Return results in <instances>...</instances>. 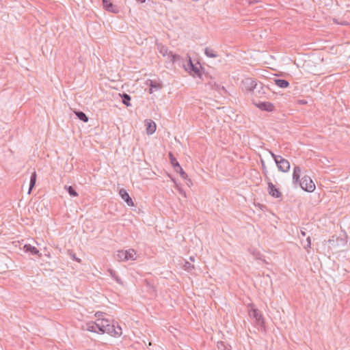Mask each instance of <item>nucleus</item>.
I'll use <instances>...</instances> for the list:
<instances>
[{
    "label": "nucleus",
    "instance_id": "nucleus-1",
    "mask_svg": "<svg viewBox=\"0 0 350 350\" xmlns=\"http://www.w3.org/2000/svg\"><path fill=\"white\" fill-rule=\"evenodd\" d=\"M99 331L100 334L107 333L112 336H120L122 335V328L116 323L115 325L113 321L107 319H98Z\"/></svg>",
    "mask_w": 350,
    "mask_h": 350
},
{
    "label": "nucleus",
    "instance_id": "nucleus-2",
    "mask_svg": "<svg viewBox=\"0 0 350 350\" xmlns=\"http://www.w3.org/2000/svg\"><path fill=\"white\" fill-rule=\"evenodd\" d=\"M189 61L187 67H185L186 70H188L189 74L194 77L200 78L202 81H206L209 76L201 71V70L195 64H193L191 57L189 56Z\"/></svg>",
    "mask_w": 350,
    "mask_h": 350
},
{
    "label": "nucleus",
    "instance_id": "nucleus-3",
    "mask_svg": "<svg viewBox=\"0 0 350 350\" xmlns=\"http://www.w3.org/2000/svg\"><path fill=\"white\" fill-rule=\"evenodd\" d=\"M347 243V237L346 235L343 237L332 236V238L328 240L329 247L337 252L340 250L339 249L340 247L345 246Z\"/></svg>",
    "mask_w": 350,
    "mask_h": 350
},
{
    "label": "nucleus",
    "instance_id": "nucleus-4",
    "mask_svg": "<svg viewBox=\"0 0 350 350\" xmlns=\"http://www.w3.org/2000/svg\"><path fill=\"white\" fill-rule=\"evenodd\" d=\"M157 49L159 52L163 56H168L170 59V62L174 64L176 61L180 60V56L178 54H174L172 51H169L168 48L162 44H157Z\"/></svg>",
    "mask_w": 350,
    "mask_h": 350
},
{
    "label": "nucleus",
    "instance_id": "nucleus-5",
    "mask_svg": "<svg viewBox=\"0 0 350 350\" xmlns=\"http://www.w3.org/2000/svg\"><path fill=\"white\" fill-rule=\"evenodd\" d=\"M168 157L170 161V163L172 165L174 171L178 173L182 178L187 179L188 177L187 173L183 170L182 167L176 160V157L174 156V154L171 152H170L168 154Z\"/></svg>",
    "mask_w": 350,
    "mask_h": 350
},
{
    "label": "nucleus",
    "instance_id": "nucleus-6",
    "mask_svg": "<svg viewBox=\"0 0 350 350\" xmlns=\"http://www.w3.org/2000/svg\"><path fill=\"white\" fill-rule=\"evenodd\" d=\"M298 184L303 190L307 192H312L315 189V185L308 176H304Z\"/></svg>",
    "mask_w": 350,
    "mask_h": 350
},
{
    "label": "nucleus",
    "instance_id": "nucleus-7",
    "mask_svg": "<svg viewBox=\"0 0 350 350\" xmlns=\"http://www.w3.org/2000/svg\"><path fill=\"white\" fill-rule=\"evenodd\" d=\"M257 81L253 78H245L242 81V90L247 92H252L254 89L258 88Z\"/></svg>",
    "mask_w": 350,
    "mask_h": 350
},
{
    "label": "nucleus",
    "instance_id": "nucleus-8",
    "mask_svg": "<svg viewBox=\"0 0 350 350\" xmlns=\"http://www.w3.org/2000/svg\"><path fill=\"white\" fill-rule=\"evenodd\" d=\"M252 103L254 105H256L258 108H259L262 111L271 112V111H274V109H275V106L273 105V103H271L270 102L256 100L254 98L252 99Z\"/></svg>",
    "mask_w": 350,
    "mask_h": 350
},
{
    "label": "nucleus",
    "instance_id": "nucleus-9",
    "mask_svg": "<svg viewBox=\"0 0 350 350\" xmlns=\"http://www.w3.org/2000/svg\"><path fill=\"white\" fill-rule=\"evenodd\" d=\"M256 86H258V88L254 89L252 92L253 96L256 98H266V94L269 90V87L264 85L260 82L258 83Z\"/></svg>",
    "mask_w": 350,
    "mask_h": 350
},
{
    "label": "nucleus",
    "instance_id": "nucleus-10",
    "mask_svg": "<svg viewBox=\"0 0 350 350\" xmlns=\"http://www.w3.org/2000/svg\"><path fill=\"white\" fill-rule=\"evenodd\" d=\"M268 185V192L270 196L275 198L282 197V193L271 182L269 178H267Z\"/></svg>",
    "mask_w": 350,
    "mask_h": 350
},
{
    "label": "nucleus",
    "instance_id": "nucleus-11",
    "mask_svg": "<svg viewBox=\"0 0 350 350\" xmlns=\"http://www.w3.org/2000/svg\"><path fill=\"white\" fill-rule=\"evenodd\" d=\"M249 315L250 317H252L256 319V321L258 325H262L265 323L264 319L260 310L256 308H252L249 311Z\"/></svg>",
    "mask_w": 350,
    "mask_h": 350
},
{
    "label": "nucleus",
    "instance_id": "nucleus-12",
    "mask_svg": "<svg viewBox=\"0 0 350 350\" xmlns=\"http://www.w3.org/2000/svg\"><path fill=\"white\" fill-rule=\"evenodd\" d=\"M275 163L278 170L282 172H287L290 169V163L282 157Z\"/></svg>",
    "mask_w": 350,
    "mask_h": 350
},
{
    "label": "nucleus",
    "instance_id": "nucleus-13",
    "mask_svg": "<svg viewBox=\"0 0 350 350\" xmlns=\"http://www.w3.org/2000/svg\"><path fill=\"white\" fill-rule=\"evenodd\" d=\"M104 9L112 13H118V8L110 0H102Z\"/></svg>",
    "mask_w": 350,
    "mask_h": 350
},
{
    "label": "nucleus",
    "instance_id": "nucleus-14",
    "mask_svg": "<svg viewBox=\"0 0 350 350\" xmlns=\"http://www.w3.org/2000/svg\"><path fill=\"white\" fill-rule=\"evenodd\" d=\"M119 194L121 196V198L125 201L128 206H134V203L132 198L130 197L129 194L124 189H120Z\"/></svg>",
    "mask_w": 350,
    "mask_h": 350
},
{
    "label": "nucleus",
    "instance_id": "nucleus-15",
    "mask_svg": "<svg viewBox=\"0 0 350 350\" xmlns=\"http://www.w3.org/2000/svg\"><path fill=\"white\" fill-rule=\"evenodd\" d=\"M98 325V319H97L95 322H89L86 324V329L91 332H94L97 334H100L99 331Z\"/></svg>",
    "mask_w": 350,
    "mask_h": 350
},
{
    "label": "nucleus",
    "instance_id": "nucleus-16",
    "mask_svg": "<svg viewBox=\"0 0 350 350\" xmlns=\"http://www.w3.org/2000/svg\"><path fill=\"white\" fill-rule=\"evenodd\" d=\"M301 170L298 165H295L293 168V182L294 184H298L300 180Z\"/></svg>",
    "mask_w": 350,
    "mask_h": 350
},
{
    "label": "nucleus",
    "instance_id": "nucleus-17",
    "mask_svg": "<svg viewBox=\"0 0 350 350\" xmlns=\"http://www.w3.org/2000/svg\"><path fill=\"white\" fill-rule=\"evenodd\" d=\"M146 126V133L148 135L153 134L156 131V124L151 120H146L145 121Z\"/></svg>",
    "mask_w": 350,
    "mask_h": 350
},
{
    "label": "nucleus",
    "instance_id": "nucleus-18",
    "mask_svg": "<svg viewBox=\"0 0 350 350\" xmlns=\"http://www.w3.org/2000/svg\"><path fill=\"white\" fill-rule=\"evenodd\" d=\"M274 83L276 85L281 88H286L289 86V82L286 79H275Z\"/></svg>",
    "mask_w": 350,
    "mask_h": 350
},
{
    "label": "nucleus",
    "instance_id": "nucleus-19",
    "mask_svg": "<svg viewBox=\"0 0 350 350\" xmlns=\"http://www.w3.org/2000/svg\"><path fill=\"white\" fill-rule=\"evenodd\" d=\"M121 99H122V102L124 105H125L126 107H129L131 106V97L129 94H126V93H122V94H119Z\"/></svg>",
    "mask_w": 350,
    "mask_h": 350
},
{
    "label": "nucleus",
    "instance_id": "nucleus-20",
    "mask_svg": "<svg viewBox=\"0 0 350 350\" xmlns=\"http://www.w3.org/2000/svg\"><path fill=\"white\" fill-rule=\"evenodd\" d=\"M23 248L25 252H29L33 255L39 254V250L36 247L29 244H25Z\"/></svg>",
    "mask_w": 350,
    "mask_h": 350
},
{
    "label": "nucleus",
    "instance_id": "nucleus-21",
    "mask_svg": "<svg viewBox=\"0 0 350 350\" xmlns=\"http://www.w3.org/2000/svg\"><path fill=\"white\" fill-rule=\"evenodd\" d=\"M36 178H37V174H36V171H34V172L31 174V177H30L29 188L28 193H30L31 191V190L33 189V188L35 187V185H36Z\"/></svg>",
    "mask_w": 350,
    "mask_h": 350
},
{
    "label": "nucleus",
    "instance_id": "nucleus-22",
    "mask_svg": "<svg viewBox=\"0 0 350 350\" xmlns=\"http://www.w3.org/2000/svg\"><path fill=\"white\" fill-rule=\"evenodd\" d=\"M150 93L151 94L152 93L153 89H154L155 90L161 89L162 84L156 81L150 80Z\"/></svg>",
    "mask_w": 350,
    "mask_h": 350
},
{
    "label": "nucleus",
    "instance_id": "nucleus-23",
    "mask_svg": "<svg viewBox=\"0 0 350 350\" xmlns=\"http://www.w3.org/2000/svg\"><path fill=\"white\" fill-rule=\"evenodd\" d=\"M108 272L109 273L110 275L116 281L117 283L120 284H123V282L122 281L121 278L119 277L116 271L111 269H109Z\"/></svg>",
    "mask_w": 350,
    "mask_h": 350
},
{
    "label": "nucleus",
    "instance_id": "nucleus-24",
    "mask_svg": "<svg viewBox=\"0 0 350 350\" xmlns=\"http://www.w3.org/2000/svg\"><path fill=\"white\" fill-rule=\"evenodd\" d=\"M75 114L76 116L83 122H88V117L86 116V114L81 111H75Z\"/></svg>",
    "mask_w": 350,
    "mask_h": 350
},
{
    "label": "nucleus",
    "instance_id": "nucleus-25",
    "mask_svg": "<svg viewBox=\"0 0 350 350\" xmlns=\"http://www.w3.org/2000/svg\"><path fill=\"white\" fill-rule=\"evenodd\" d=\"M204 54L207 57H211V58H215V57H218V55L217 54V53L213 49H211L209 47H206L204 49Z\"/></svg>",
    "mask_w": 350,
    "mask_h": 350
},
{
    "label": "nucleus",
    "instance_id": "nucleus-26",
    "mask_svg": "<svg viewBox=\"0 0 350 350\" xmlns=\"http://www.w3.org/2000/svg\"><path fill=\"white\" fill-rule=\"evenodd\" d=\"M64 189L71 197L78 196V193L76 191V190L72 186L65 185Z\"/></svg>",
    "mask_w": 350,
    "mask_h": 350
},
{
    "label": "nucleus",
    "instance_id": "nucleus-27",
    "mask_svg": "<svg viewBox=\"0 0 350 350\" xmlns=\"http://www.w3.org/2000/svg\"><path fill=\"white\" fill-rule=\"evenodd\" d=\"M124 252H125L126 261L129 260H134L135 259L134 255L135 254V252L134 250L131 249V250H125Z\"/></svg>",
    "mask_w": 350,
    "mask_h": 350
},
{
    "label": "nucleus",
    "instance_id": "nucleus-28",
    "mask_svg": "<svg viewBox=\"0 0 350 350\" xmlns=\"http://www.w3.org/2000/svg\"><path fill=\"white\" fill-rule=\"evenodd\" d=\"M115 258L118 261H126L125 260V252L124 250L118 251L115 256Z\"/></svg>",
    "mask_w": 350,
    "mask_h": 350
},
{
    "label": "nucleus",
    "instance_id": "nucleus-29",
    "mask_svg": "<svg viewBox=\"0 0 350 350\" xmlns=\"http://www.w3.org/2000/svg\"><path fill=\"white\" fill-rule=\"evenodd\" d=\"M217 346L219 350H230V347L226 345L223 341L218 342Z\"/></svg>",
    "mask_w": 350,
    "mask_h": 350
},
{
    "label": "nucleus",
    "instance_id": "nucleus-30",
    "mask_svg": "<svg viewBox=\"0 0 350 350\" xmlns=\"http://www.w3.org/2000/svg\"><path fill=\"white\" fill-rule=\"evenodd\" d=\"M184 269L187 271H191L195 269L194 265H191L189 262L185 261L183 265Z\"/></svg>",
    "mask_w": 350,
    "mask_h": 350
},
{
    "label": "nucleus",
    "instance_id": "nucleus-31",
    "mask_svg": "<svg viewBox=\"0 0 350 350\" xmlns=\"http://www.w3.org/2000/svg\"><path fill=\"white\" fill-rule=\"evenodd\" d=\"M211 89L215 90L219 92H220L221 90L224 91V92H226V90L224 86H221V85L217 84V83H216V85H214V87H213Z\"/></svg>",
    "mask_w": 350,
    "mask_h": 350
},
{
    "label": "nucleus",
    "instance_id": "nucleus-32",
    "mask_svg": "<svg viewBox=\"0 0 350 350\" xmlns=\"http://www.w3.org/2000/svg\"><path fill=\"white\" fill-rule=\"evenodd\" d=\"M307 244L304 245V248L308 250V248L311 247V239L310 237H308L306 239Z\"/></svg>",
    "mask_w": 350,
    "mask_h": 350
},
{
    "label": "nucleus",
    "instance_id": "nucleus-33",
    "mask_svg": "<svg viewBox=\"0 0 350 350\" xmlns=\"http://www.w3.org/2000/svg\"><path fill=\"white\" fill-rule=\"evenodd\" d=\"M270 154L271 155V157L273 158L275 162L276 163L278 161V160L280 159V158L282 157V156H280V155H276L273 152H270Z\"/></svg>",
    "mask_w": 350,
    "mask_h": 350
},
{
    "label": "nucleus",
    "instance_id": "nucleus-34",
    "mask_svg": "<svg viewBox=\"0 0 350 350\" xmlns=\"http://www.w3.org/2000/svg\"><path fill=\"white\" fill-rule=\"evenodd\" d=\"M206 85H208L211 88H212L213 87H214V85H216V82L213 81V80H211L208 81Z\"/></svg>",
    "mask_w": 350,
    "mask_h": 350
},
{
    "label": "nucleus",
    "instance_id": "nucleus-35",
    "mask_svg": "<svg viewBox=\"0 0 350 350\" xmlns=\"http://www.w3.org/2000/svg\"><path fill=\"white\" fill-rule=\"evenodd\" d=\"M246 1L250 4V5H253L256 3H258L259 1L258 0H246Z\"/></svg>",
    "mask_w": 350,
    "mask_h": 350
},
{
    "label": "nucleus",
    "instance_id": "nucleus-36",
    "mask_svg": "<svg viewBox=\"0 0 350 350\" xmlns=\"http://www.w3.org/2000/svg\"><path fill=\"white\" fill-rule=\"evenodd\" d=\"M333 21L336 24H340V25H347V23H345V22H339L338 21V19H336V18H334Z\"/></svg>",
    "mask_w": 350,
    "mask_h": 350
},
{
    "label": "nucleus",
    "instance_id": "nucleus-37",
    "mask_svg": "<svg viewBox=\"0 0 350 350\" xmlns=\"http://www.w3.org/2000/svg\"><path fill=\"white\" fill-rule=\"evenodd\" d=\"M71 256H72V259L76 260L77 262H79L81 261V260L79 258H77L75 254H71Z\"/></svg>",
    "mask_w": 350,
    "mask_h": 350
},
{
    "label": "nucleus",
    "instance_id": "nucleus-38",
    "mask_svg": "<svg viewBox=\"0 0 350 350\" xmlns=\"http://www.w3.org/2000/svg\"><path fill=\"white\" fill-rule=\"evenodd\" d=\"M146 284L148 286H149L150 288H154V286L152 285H151L149 282H148L147 280H146Z\"/></svg>",
    "mask_w": 350,
    "mask_h": 350
},
{
    "label": "nucleus",
    "instance_id": "nucleus-39",
    "mask_svg": "<svg viewBox=\"0 0 350 350\" xmlns=\"http://www.w3.org/2000/svg\"><path fill=\"white\" fill-rule=\"evenodd\" d=\"M299 103H301V104H306L307 101H306L304 100H299Z\"/></svg>",
    "mask_w": 350,
    "mask_h": 350
},
{
    "label": "nucleus",
    "instance_id": "nucleus-40",
    "mask_svg": "<svg viewBox=\"0 0 350 350\" xmlns=\"http://www.w3.org/2000/svg\"><path fill=\"white\" fill-rule=\"evenodd\" d=\"M136 1L141 3H144L146 1V0H136Z\"/></svg>",
    "mask_w": 350,
    "mask_h": 350
},
{
    "label": "nucleus",
    "instance_id": "nucleus-41",
    "mask_svg": "<svg viewBox=\"0 0 350 350\" xmlns=\"http://www.w3.org/2000/svg\"><path fill=\"white\" fill-rule=\"evenodd\" d=\"M301 234L303 237H305L306 236V232L304 231H301Z\"/></svg>",
    "mask_w": 350,
    "mask_h": 350
},
{
    "label": "nucleus",
    "instance_id": "nucleus-42",
    "mask_svg": "<svg viewBox=\"0 0 350 350\" xmlns=\"http://www.w3.org/2000/svg\"><path fill=\"white\" fill-rule=\"evenodd\" d=\"M190 260L194 261L195 260V257L194 256H191L190 257Z\"/></svg>",
    "mask_w": 350,
    "mask_h": 350
},
{
    "label": "nucleus",
    "instance_id": "nucleus-43",
    "mask_svg": "<svg viewBox=\"0 0 350 350\" xmlns=\"http://www.w3.org/2000/svg\"><path fill=\"white\" fill-rule=\"evenodd\" d=\"M171 179H172V180L174 183H176V180H175V179H174V178H171Z\"/></svg>",
    "mask_w": 350,
    "mask_h": 350
},
{
    "label": "nucleus",
    "instance_id": "nucleus-44",
    "mask_svg": "<svg viewBox=\"0 0 350 350\" xmlns=\"http://www.w3.org/2000/svg\"><path fill=\"white\" fill-rule=\"evenodd\" d=\"M199 64H200V63H198ZM200 67L201 68V69H203V67H202V65H200Z\"/></svg>",
    "mask_w": 350,
    "mask_h": 350
},
{
    "label": "nucleus",
    "instance_id": "nucleus-45",
    "mask_svg": "<svg viewBox=\"0 0 350 350\" xmlns=\"http://www.w3.org/2000/svg\"><path fill=\"white\" fill-rule=\"evenodd\" d=\"M199 64H200V63H198ZM200 67L201 68V69H203V67H202V65H200Z\"/></svg>",
    "mask_w": 350,
    "mask_h": 350
}]
</instances>
